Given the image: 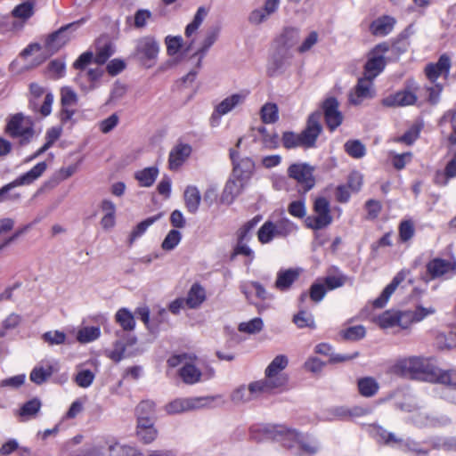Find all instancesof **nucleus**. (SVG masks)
I'll list each match as a JSON object with an SVG mask.
<instances>
[{
  "instance_id": "obj_53",
  "label": "nucleus",
  "mask_w": 456,
  "mask_h": 456,
  "mask_svg": "<svg viewBox=\"0 0 456 456\" xmlns=\"http://www.w3.org/2000/svg\"><path fill=\"white\" fill-rule=\"evenodd\" d=\"M182 240V234L177 230H171L167 234L166 238L164 239L161 248L164 250L170 251L173 250L181 241Z\"/></svg>"
},
{
  "instance_id": "obj_47",
  "label": "nucleus",
  "mask_w": 456,
  "mask_h": 456,
  "mask_svg": "<svg viewBox=\"0 0 456 456\" xmlns=\"http://www.w3.org/2000/svg\"><path fill=\"white\" fill-rule=\"evenodd\" d=\"M35 4L31 1H26L17 5L12 11V15L14 18L26 20L34 14Z\"/></svg>"
},
{
  "instance_id": "obj_25",
  "label": "nucleus",
  "mask_w": 456,
  "mask_h": 456,
  "mask_svg": "<svg viewBox=\"0 0 456 456\" xmlns=\"http://www.w3.org/2000/svg\"><path fill=\"white\" fill-rule=\"evenodd\" d=\"M436 313V309L433 305L423 306L418 305L413 310L404 311V323L407 324V329H409L412 323L420 322Z\"/></svg>"
},
{
  "instance_id": "obj_13",
  "label": "nucleus",
  "mask_w": 456,
  "mask_h": 456,
  "mask_svg": "<svg viewBox=\"0 0 456 456\" xmlns=\"http://www.w3.org/2000/svg\"><path fill=\"white\" fill-rule=\"evenodd\" d=\"M389 45L382 43L372 50L368 61L365 64L363 77L373 81V79L384 69L386 61L384 54L388 52Z\"/></svg>"
},
{
  "instance_id": "obj_23",
  "label": "nucleus",
  "mask_w": 456,
  "mask_h": 456,
  "mask_svg": "<svg viewBox=\"0 0 456 456\" xmlns=\"http://www.w3.org/2000/svg\"><path fill=\"white\" fill-rule=\"evenodd\" d=\"M428 273L433 278H439L446 273H456V260L449 261L436 257L427 265Z\"/></svg>"
},
{
  "instance_id": "obj_19",
  "label": "nucleus",
  "mask_w": 456,
  "mask_h": 456,
  "mask_svg": "<svg viewBox=\"0 0 456 456\" xmlns=\"http://www.w3.org/2000/svg\"><path fill=\"white\" fill-rule=\"evenodd\" d=\"M411 422L419 428H439L450 424L451 419L445 415L433 416L418 411L411 416Z\"/></svg>"
},
{
  "instance_id": "obj_11",
  "label": "nucleus",
  "mask_w": 456,
  "mask_h": 456,
  "mask_svg": "<svg viewBox=\"0 0 456 456\" xmlns=\"http://www.w3.org/2000/svg\"><path fill=\"white\" fill-rule=\"evenodd\" d=\"M314 211V215L307 216L305 220L308 228L321 230L331 224L330 203L325 198L321 197L315 200Z\"/></svg>"
},
{
  "instance_id": "obj_59",
  "label": "nucleus",
  "mask_w": 456,
  "mask_h": 456,
  "mask_svg": "<svg viewBox=\"0 0 456 456\" xmlns=\"http://www.w3.org/2000/svg\"><path fill=\"white\" fill-rule=\"evenodd\" d=\"M297 230V226L288 219H282L274 224L276 236H287Z\"/></svg>"
},
{
  "instance_id": "obj_5",
  "label": "nucleus",
  "mask_w": 456,
  "mask_h": 456,
  "mask_svg": "<svg viewBox=\"0 0 456 456\" xmlns=\"http://www.w3.org/2000/svg\"><path fill=\"white\" fill-rule=\"evenodd\" d=\"M420 86L413 79L406 81L404 87L386 97L383 104L387 107H404L420 103Z\"/></svg>"
},
{
  "instance_id": "obj_21",
  "label": "nucleus",
  "mask_w": 456,
  "mask_h": 456,
  "mask_svg": "<svg viewBox=\"0 0 456 456\" xmlns=\"http://www.w3.org/2000/svg\"><path fill=\"white\" fill-rule=\"evenodd\" d=\"M77 94L74 90L69 86L62 87L61 90V103L62 110L61 111V122H67L70 120L75 114V110L69 109L75 106L77 102Z\"/></svg>"
},
{
  "instance_id": "obj_52",
  "label": "nucleus",
  "mask_w": 456,
  "mask_h": 456,
  "mask_svg": "<svg viewBox=\"0 0 456 456\" xmlns=\"http://www.w3.org/2000/svg\"><path fill=\"white\" fill-rule=\"evenodd\" d=\"M158 219L159 216H151L139 223L130 233V243L141 237Z\"/></svg>"
},
{
  "instance_id": "obj_37",
  "label": "nucleus",
  "mask_w": 456,
  "mask_h": 456,
  "mask_svg": "<svg viewBox=\"0 0 456 456\" xmlns=\"http://www.w3.org/2000/svg\"><path fill=\"white\" fill-rule=\"evenodd\" d=\"M137 350H131L126 347L124 341L118 340L114 344V348L107 353V356L112 361L118 362L122 359L134 356Z\"/></svg>"
},
{
  "instance_id": "obj_29",
  "label": "nucleus",
  "mask_w": 456,
  "mask_h": 456,
  "mask_svg": "<svg viewBox=\"0 0 456 456\" xmlns=\"http://www.w3.org/2000/svg\"><path fill=\"white\" fill-rule=\"evenodd\" d=\"M395 22L396 20L394 17L384 15L371 22L370 30L374 36L384 37L393 30Z\"/></svg>"
},
{
  "instance_id": "obj_12",
  "label": "nucleus",
  "mask_w": 456,
  "mask_h": 456,
  "mask_svg": "<svg viewBox=\"0 0 456 456\" xmlns=\"http://www.w3.org/2000/svg\"><path fill=\"white\" fill-rule=\"evenodd\" d=\"M248 95V91H240L235 94H232L227 97H225L223 101H221L214 110V112L210 118V123L212 126H216L219 125L220 118L224 116L233 110L235 108L242 105L246 101Z\"/></svg>"
},
{
  "instance_id": "obj_64",
  "label": "nucleus",
  "mask_w": 456,
  "mask_h": 456,
  "mask_svg": "<svg viewBox=\"0 0 456 456\" xmlns=\"http://www.w3.org/2000/svg\"><path fill=\"white\" fill-rule=\"evenodd\" d=\"M433 447L436 449L456 452V436L437 438L434 441Z\"/></svg>"
},
{
  "instance_id": "obj_2",
  "label": "nucleus",
  "mask_w": 456,
  "mask_h": 456,
  "mask_svg": "<svg viewBox=\"0 0 456 456\" xmlns=\"http://www.w3.org/2000/svg\"><path fill=\"white\" fill-rule=\"evenodd\" d=\"M322 115L320 112L313 113L309 116L307 125L305 130L300 134L293 132H285L282 134V145L286 149L297 147L310 148L314 146L315 142L322 132L321 125Z\"/></svg>"
},
{
  "instance_id": "obj_6",
  "label": "nucleus",
  "mask_w": 456,
  "mask_h": 456,
  "mask_svg": "<svg viewBox=\"0 0 456 456\" xmlns=\"http://www.w3.org/2000/svg\"><path fill=\"white\" fill-rule=\"evenodd\" d=\"M299 39V29L288 27L283 29L276 39V49L273 53V60L278 68H281L287 60L291 58L290 49Z\"/></svg>"
},
{
  "instance_id": "obj_54",
  "label": "nucleus",
  "mask_w": 456,
  "mask_h": 456,
  "mask_svg": "<svg viewBox=\"0 0 456 456\" xmlns=\"http://www.w3.org/2000/svg\"><path fill=\"white\" fill-rule=\"evenodd\" d=\"M275 236L274 224L272 222H265L257 232L259 241L264 244L270 242Z\"/></svg>"
},
{
  "instance_id": "obj_7",
  "label": "nucleus",
  "mask_w": 456,
  "mask_h": 456,
  "mask_svg": "<svg viewBox=\"0 0 456 456\" xmlns=\"http://www.w3.org/2000/svg\"><path fill=\"white\" fill-rule=\"evenodd\" d=\"M376 437L379 443L397 447L403 452H411L416 456H426L428 454V451L423 449L419 443L410 438L403 440L382 428L377 429Z\"/></svg>"
},
{
  "instance_id": "obj_39",
  "label": "nucleus",
  "mask_w": 456,
  "mask_h": 456,
  "mask_svg": "<svg viewBox=\"0 0 456 456\" xmlns=\"http://www.w3.org/2000/svg\"><path fill=\"white\" fill-rule=\"evenodd\" d=\"M245 181L246 180H239L237 178L236 180H229L224 189L223 200L231 202L233 198L240 192Z\"/></svg>"
},
{
  "instance_id": "obj_63",
  "label": "nucleus",
  "mask_w": 456,
  "mask_h": 456,
  "mask_svg": "<svg viewBox=\"0 0 456 456\" xmlns=\"http://www.w3.org/2000/svg\"><path fill=\"white\" fill-rule=\"evenodd\" d=\"M155 403L152 401H142L136 407V416L154 418Z\"/></svg>"
},
{
  "instance_id": "obj_46",
  "label": "nucleus",
  "mask_w": 456,
  "mask_h": 456,
  "mask_svg": "<svg viewBox=\"0 0 456 456\" xmlns=\"http://www.w3.org/2000/svg\"><path fill=\"white\" fill-rule=\"evenodd\" d=\"M207 15L208 10L205 7L201 6L197 10L192 21L185 28V36L187 37H191L198 30Z\"/></svg>"
},
{
  "instance_id": "obj_33",
  "label": "nucleus",
  "mask_w": 456,
  "mask_h": 456,
  "mask_svg": "<svg viewBox=\"0 0 456 456\" xmlns=\"http://www.w3.org/2000/svg\"><path fill=\"white\" fill-rule=\"evenodd\" d=\"M219 35V28H215L210 29L204 39L202 40L200 48L194 53V56H198L197 68L199 69L201 65L202 59L208 50L214 45Z\"/></svg>"
},
{
  "instance_id": "obj_40",
  "label": "nucleus",
  "mask_w": 456,
  "mask_h": 456,
  "mask_svg": "<svg viewBox=\"0 0 456 456\" xmlns=\"http://www.w3.org/2000/svg\"><path fill=\"white\" fill-rule=\"evenodd\" d=\"M115 319L124 330H133L135 327L134 317L126 308L119 309L115 315Z\"/></svg>"
},
{
  "instance_id": "obj_50",
  "label": "nucleus",
  "mask_w": 456,
  "mask_h": 456,
  "mask_svg": "<svg viewBox=\"0 0 456 456\" xmlns=\"http://www.w3.org/2000/svg\"><path fill=\"white\" fill-rule=\"evenodd\" d=\"M110 447L112 451L111 456H142L135 447L121 444L117 441H115V444Z\"/></svg>"
},
{
  "instance_id": "obj_24",
  "label": "nucleus",
  "mask_w": 456,
  "mask_h": 456,
  "mask_svg": "<svg viewBox=\"0 0 456 456\" xmlns=\"http://www.w3.org/2000/svg\"><path fill=\"white\" fill-rule=\"evenodd\" d=\"M191 147L186 143L175 145L169 152L168 167L171 170H177L190 157Z\"/></svg>"
},
{
  "instance_id": "obj_43",
  "label": "nucleus",
  "mask_w": 456,
  "mask_h": 456,
  "mask_svg": "<svg viewBox=\"0 0 456 456\" xmlns=\"http://www.w3.org/2000/svg\"><path fill=\"white\" fill-rule=\"evenodd\" d=\"M101 335L99 327H83L78 330L77 334V339L82 344L90 343L96 340Z\"/></svg>"
},
{
  "instance_id": "obj_45",
  "label": "nucleus",
  "mask_w": 456,
  "mask_h": 456,
  "mask_svg": "<svg viewBox=\"0 0 456 456\" xmlns=\"http://www.w3.org/2000/svg\"><path fill=\"white\" fill-rule=\"evenodd\" d=\"M53 372V367L50 365L45 368L43 366H36L32 370L29 378L33 383L41 385L52 376Z\"/></svg>"
},
{
  "instance_id": "obj_22",
  "label": "nucleus",
  "mask_w": 456,
  "mask_h": 456,
  "mask_svg": "<svg viewBox=\"0 0 456 456\" xmlns=\"http://www.w3.org/2000/svg\"><path fill=\"white\" fill-rule=\"evenodd\" d=\"M230 156L233 163L232 175L239 180H248L254 170V162L249 158L236 161L238 152L235 150L230 151Z\"/></svg>"
},
{
  "instance_id": "obj_42",
  "label": "nucleus",
  "mask_w": 456,
  "mask_h": 456,
  "mask_svg": "<svg viewBox=\"0 0 456 456\" xmlns=\"http://www.w3.org/2000/svg\"><path fill=\"white\" fill-rule=\"evenodd\" d=\"M293 322L299 329L310 328L314 329L315 322L312 313L306 310H300L293 316Z\"/></svg>"
},
{
  "instance_id": "obj_41",
  "label": "nucleus",
  "mask_w": 456,
  "mask_h": 456,
  "mask_svg": "<svg viewBox=\"0 0 456 456\" xmlns=\"http://www.w3.org/2000/svg\"><path fill=\"white\" fill-rule=\"evenodd\" d=\"M41 402L37 398H33L25 403L20 410V416L23 420H27L36 417L40 411Z\"/></svg>"
},
{
  "instance_id": "obj_27",
  "label": "nucleus",
  "mask_w": 456,
  "mask_h": 456,
  "mask_svg": "<svg viewBox=\"0 0 456 456\" xmlns=\"http://www.w3.org/2000/svg\"><path fill=\"white\" fill-rule=\"evenodd\" d=\"M79 24L80 21L70 23L51 34L46 41V47L48 50L57 52L60 48L65 45L70 39L69 37L66 35V31L72 27H77Z\"/></svg>"
},
{
  "instance_id": "obj_26",
  "label": "nucleus",
  "mask_w": 456,
  "mask_h": 456,
  "mask_svg": "<svg viewBox=\"0 0 456 456\" xmlns=\"http://www.w3.org/2000/svg\"><path fill=\"white\" fill-rule=\"evenodd\" d=\"M407 273L408 272L404 270L399 272L394 277L392 281L383 289L380 296L374 300L373 305L378 308L383 307L394 294L399 284L405 280Z\"/></svg>"
},
{
  "instance_id": "obj_14",
  "label": "nucleus",
  "mask_w": 456,
  "mask_h": 456,
  "mask_svg": "<svg viewBox=\"0 0 456 456\" xmlns=\"http://www.w3.org/2000/svg\"><path fill=\"white\" fill-rule=\"evenodd\" d=\"M314 167L306 163H295L288 168V175L296 180L305 191L314 186Z\"/></svg>"
},
{
  "instance_id": "obj_38",
  "label": "nucleus",
  "mask_w": 456,
  "mask_h": 456,
  "mask_svg": "<svg viewBox=\"0 0 456 456\" xmlns=\"http://www.w3.org/2000/svg\"><path fill=\"white\" fill-rule=\"evenodd\" d=\"M115 441L112 437L98 441L88 451L86 456H111L112 451L110 446L115 444Z\"/></svg>"
},
{
  "instance_id": "obj_17",
  "label": "nucleus",
  "mask_w": 456,
  "mask_h": 456,
  "mask_svg": "<svg viewBox=\"0 0 456 456\" xmlns=\"http://www.w3.org/2000/svg\"><path fill=\"white\" fill-rule=\"evenodd\" d=\"M374 322L383 330L400 327L407 329L404 323V311L387 310L374 318Z\"/></svg>"
},
{
  "instance_id": "obj_31",
  "label": "nucleus",
  "mask_w": 456,
  "mask_h": 456,
  "mask_svg": "<svg viewBox=\"0 0 456 456\" xmlns=\"http://www.w3.org/2000/svg\"><path fill=\"white\" fill-rule=\"evenodd\" d=\"M299 274L300 269H286L279 271L275 281V288L279 290L288 289L298 278Z\"/></svg>"
},
{
  "instance_id": "obj_48",
  "label": "nucleus",
  "mask_w": 456,
  "mask_h": 456,
  "mask_svg": "<svg viewBox=\"0 0 456 456\" xmlns=\"http://www.w3.org/2000/svg\"><path fill=\"white\" fill-rule=\"evenodd\" d=\"M289 360L284 354H279L267 366L265 372L275 375H285L282 370L288 366Z\"/></svg>"
},
{
  "instance_id": "obj_3",
  "label": "nucleus",
  "mask_w": 456,
  "mask_h": 456,
  "mask_svg": "<svg viewBox=\"0 0 456 456\" xmlns=\"http://www.w3.org/2000/svg\"><path fill=\"white\" fill-rule=\"evenodd\" d=\"M273 438L282 443L284 446L300 450V456L314 455L320 449L317 441L300 435L294 429L283 426H276L273 428Z\"/></svg>"
},
{
  "instance_id": "obj_44",
  "label": "nucleus",
  "mask_w": 456,
  "mask_h": 456,
  "mask_svg": "<svg viewBox=\"0 0 456 456\" xmlns=\"http://www.w3.org/2000/svg\"><path fill=\"white\" fill-rule=\"evenodd\" d=\"M261 119L265 124L275 123L279 118L278 107L275 103L267 102L260 110Z\"/></svg>"
},
{
  "instance_id": "obj_1",
  "label": "nucleus",
  "mask_w": 456,
  "mask_h": 456,
  "mask_svg": "<svg viewBox=\"0 0 456 456\" xmlns=\"http://www.w3.org/2000/svg\"><path fill=\"white\" fill-rule=\"evenodd\" d=\"M399 367L412 379L446 385V397L456 404V370H444L433 358L411 356L402 360Z\"/></svg>"
},
{
  "instance_id": "obj_8",
  "label": "nucleus",
  "mask_w": 456,
  "mask_h": 456,
  "mask_svg": "<svg viewBox=\"0 0 456 456\" xmlns=\"http://www.w3.org/2000/svg\"><path fill=\"white\" fill-rule=\"evenodd\" d=\"M33 126V121L29 117L16 113L9 118L5 133L12 138H20V142L25 143L34 136Z\"/></svg>"
},
{
  "instance_id": "obj_34",
  "label": "nucleus",
  "mask_w": 456,
  "mask_h": 456,
  "mask_svg": "<svg viewBox=\"0 0 456 456\" xmlns=\"http://www.w3.org/2000/svg\"><path fill=\"white\" fill-rule=\"evenodd\" d=\"M159 170L157 167H149L134 173V178L142 187H151L159 176Z\"/></svg>"
},
{
  "instance_id": "obj_15",
  "label": "nucleus",
  "mask_w": 456,
  "mask_h": 456,
  "mask_svg": "<svg viewBox=\"0 0 456 456\" xmlns=\"http://www.w3.org/2000/svg\"><path fill=\"white\" fill-rule=\"evenodd\" d=\"M374 95L373 81L362 77L358 79L356 86L349 93L348 100L353 105H360L364 101L373 98Z\"/></svg>"
},
{
  "instance_id": "obj_32",
  "label": "nucleus",
  "mask_w": 456,
  "mask_h": 456,
  "mask_svg": "<svg viewBox=\"0 0 456 456\" xmlns=\"http://www.w3.org/2000/svg\"><path fill=\"white\" fill-rule=\"evenodd\" d=\"M206 300V291L202 286L198 283H194L185 298L186 305L191 309H195L200 306V305Z\"/></svg>"
},
{
  "instance_id": "obj_30",
  "label": "nucleus",
  "mask_w": 456,
  "mask_h": 456,
  "mask_svg": "<svg viewBox=\"0 0 456 456\" xmlns=\"http://www.w3.org/2000/svg\"><path fill=\"white\" fill-rule=\"evenodd\" d=\"M183 200L187 211L195 214L201 200L200 190L194 185H188L183 192Z\"/></svg>"
},
{
  "instance_id": "obj_55",
  "label": "nucleus",
  "mask_w": 456,
  "mask_h": 456,
  "mask_svg": "<svg viewBox=\"0 0 456 456\" xmlns=\"http://www.w3.org/2000/svg\"><path fill=\"white\" fill-rule=\"evenodd\" d=\"M257 222L258 220L253 219L246 223L237 232V242H248L252 238L253 230L255 229Z\"/></svg>"
},
{
  "instance_id": "obj_61",
  "label": "nucleus",
  "mask_w": 456,
  "mask_h": 456,
  "mask_svg": "<svg viewBox=\"0 0 456 456\" xmlns=\"http://www.w3.org/2000/svg\"><path fill=\"white\" fill-rule=\"evenodd\" d=\"M43 339L51 346L61 345L66 341V335L60 330H50L43 335Z\"/></svg>"
},
{
  "instance_id": "obj_62",
  "label": "nucleus",
  "mask_w": 456,
  "mask_h": 456,
  "mask_svg": "<svg viewBox=\"0 0 456 456\" xmlns=\"http://www.w3.org/2000/svg\"><path fill=\"white\" fill-rule=\"evenodd\" d=\"M319 41V34L316 31H311L298 46L297 51L300 53L310 51Z\"/></svg>"
},
{
  "instance_id": "obj_60",
  "label": "nucleus",
  "mask_w": 456,
  "mask_h": 456,
  "mask_svg": "<svg viewBox=\"0 0 456 456\" xmlns=\"http://www.w3.org/2000/svg\"><path fill=\"white\" fill-rule=\"evenodd\" d=\"M272 14L266 12V10L263 7L254 9L248 16V21L253 25H260L265 22Z\"/></svg>"
},
{
  "instance_id": "obj_58",
  "label": "nucleus",
  "mask_w": 456,
  "mask_h": 456,
  "mask_svg": "<svg viewBox=\"0 0 456 456\" xmlns=\"http://www.w3.org/2000/svg\"><path fill=\"white\" fill-rule=\"evenodd\" d=\"M390 159L394 167L397 170L403 169L406 164H408L411 160V153L404 152L402 154L395 153L391 151L389 153Z\"/></svg>"
},
{
  "instance_id": "obj_28",
  "label": "nucleus",
  "mask_w": 456,
  "mask_h": 456,
  "mask_svg": "<svg viewBox=\"0 0 456 456\" xmlns=\"http://www.w3.org/2000/svg\"><path fill=\"white\" fill-rule=\"evenodd\" d=\"M256 381L248 385V387L240 386L231 395V399L234 403H243L254 400L261 395L258 387H255Z\"/></svg>"
},
{
  "instance_id": "obj_49",
  "label": "nucleus",
  "mask_w": 456,
  "mask_h": 456,
  "mask_svg": "<svg viewBox=\"0 0 456 456\" xmlns=\"http://www.w3.org/2000/svg\"><path fill=\"white\" fill-rule=\"evenodd\" d=\"M345 151L354 159H361L366 154V148L359 140L347 141L345 143Z\"/></svg>"
},
{
  "instance_id": "obj_51",
  "label": "nucleus",
  "mask_w": 456,
  "mask_h": 456,
  "mask_svg": "<svg viewBox=\"0 0 456 456\" xmlns=\"http://www.w3.org/2000/svg\"><path fill=\"white\" fill-rule=\"evenodd\" d=\"M435 345L439 350H449L456 346L455 335L450 333H438L435 338Z\"/></svg>"
},
{
  "instance_id": "obj_57",
  "label": "nucleus",
  "mask_w": 456,
  "mask_h": 456,
  "mask_svg": "<svg viewBox=\"0 0 456 456\" xmlns=\"http://www.w3.org/2000/svg\"><path fill=\"white\" fill-rule=\"evenodd\" d=\"M94 379V374L89 370H80L74 378L76 384L83 388L90 387Z\"/></svg>"
},
{
  "instance_id": "obj_20",
  "label": "nucleus",
  "mask_w": 456,
  "mask_h": 456,
  "mask_svg": "<svg viewBox=\"0 0 456 456\" xmlns=\"http://www.w3.org/2000/svg\"><path fill=\"white\" fill-rule=\"evenodd\" d=\"M324 117L328 127L333 131L340 126L343 120V116L338 110V102L333 98H328L323 102Z\"/></svg>"
},
{
  "instance_id": "obj_56",
  "label": "nucleus",
  "mask_w": 456,
  "mask_h": 456,
  "mask_svg": "<svg viewBox=\"0 0 456 456\" xmlns=\"http://www.w3.org/2000/svg\"><path fill=\"white\" fill-rule=\"evenodd\" d=\"M263 326L264 323L262 319L257 317L250 320L249 322L240 323L239 330L248 334H255L261 331Z\"/></svg>"
},
{
  "instance_id": "obj_35",
  "label": "nucleus",
  "mask_w": 456,
  "mask_h": 456,
  "mask_svg": "<svg viewBox=\"0 0 456 456\" xmlns=\"http://www.w3.org/2000/svg\"><path fill=\"white\" fill-rule=\"evenodd\" d=\"M429 86H420L419 94L422 95L420 103L428 102L430 104H436L439 102L440 94L443 91V86L439 83H430Z\"/></svg>"
},
{
  "instance_id": "obj_4",
  "label": "nucleus",
  "mask_w": 456,
  "mask_h": 456,
  "mask_svg": "<svg viewBox=\"0 0 456 456\" xmlns=\"http://www.w3.org/2000/svg\"><path fill=\"white\" fill-rule=\"evenodd\" d=\"M159 53L160 44L153 36H143L135 41L134 58L146 69L157 64Z\"/></svg>"
},
{
  "instance_id": "obj_36",
  "label": "nucleus",
  "mask_w": 456,
  "mask_h": 456,
  "mask_svg": "<svg viewBox=\"0 0 456 456\" xmlns=\"http://www.w3.org/2000/svg\"><path fill=\"white\" fill-rule=\"evenodd\" d=\"M357 387L362 396L372 397L378 393L379 384L372 377H363L357 380Z\"/></svg>"
},
{
  "instance_id": "obj_9",
  "label": "nucleus",
  "mask_w": 456,
  "mask_h": 456,
  "mask_svg": "<svg viewBox=\"0 0 456 456\" xmlns=\"http://www.w3.org/2000/svg\"><path fill=\"white\" fill-rule=\"evenodd\" d=\"M214 401V397H187L175 398L165 405V411L168 415L182 414L208 407Z\"/></svg>"
},
{
  "instance_id": "obj_10",
  "label": "nucleus",
  "mask_w": 456,
  "mask_h": 456,
  "mask_svg": "<svg viewBox=\"0 0 456 456\" xmlns=\"http://www.w3.org/2000/svg\"><path fill=\"white\" fill-rule=\"evenodd\" d=\"M167 363L170 367L181 366L179 376L185 384L193 385L201 380L202 372L187 354L174 355Z\"/></svg>"
},
{
  "instance_id": "obj_16",
  "label": "nucleus",
  "mask_w": 456,
  "mask_h": 456,
  "mask_svg": "<svg viewBox=\"0 0 456 456\" xmlns=\"http://www.w3.org/2000/svg\"><path fill=\"white\" fill-rule=\"evenodd\" d=\"M452 62L451 59L446 54H442L436 63H428L425 67V75L428 79L429 83H436L438 77H443L444 79H447L450 69H451Z\"/></svg>"
},
{
  "instance_id": "obj_18",
  "label": "nucleus",
  "mask_w": 456,
  "mask_h": 456,
  "mask_svg": "<svg viewBox=\"0 0 456 456\" xmlns=\"http://www.w3.org/2000/svg\"><path fill=\"white\" fill-rule=\"evenodd\" d=\"M261 395L270 394L275 390H281L288 383L287 375H275L265 372V379L256 381Z\"/></svg>"
}]
</instances>
